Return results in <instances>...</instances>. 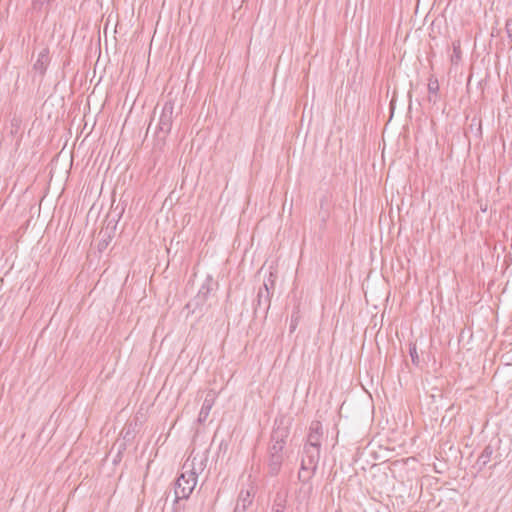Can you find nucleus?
<instances>
[{
    "mask_svg": "<svg viewBox=\"0 0 512 512\" xmlns=\"http://www.w3.org/2000/svg\"><path fill=\"white\" fill-rule=\"evenodd\" d=\"M320 446L304 445L298 478L303 483H307L316 473L319 459Z\"/></svg>",
    "mask_w": 512,
    "mask_h": 512,
    "instance_id": "1",
    "label": "nucleus"
},
{
    "mask_svg": "<svg viewBox=\"0 0 512 512\" xmlns=\"http://www.w3.org/2000/svg\"><path fill=\"white\" fill-rule=\"evenodd\" d=\"M197 484V474L193 470L185 471L175 481V499L177 503L180 499H187Z\"/></svg>",
    "mask_w": 512,
    "mask_h": 512,
    "instance_id": "2",
    "label": "nucleus"
},
{
    "mask_svg": "<svg viewBox=\"0 0 512 512\" xmlns=\"http://www.w3.org/2000/svg\"><path fill=\"white\" fill-rule=\"evenodd\" d=\"M173 113L174 103L172 101L165 102L155 129V134L159 141L165 142L167 135L171 132Z\"/></svg>",
    "mask_w": 512,
    "mask_h": 512,
    "instance_id": "3",
    "label": "nucleus"
},
{
    "mask_svg": "<svg viewBox=\"0 0 512 512\" xmlns=\"http://www.w3.org/2000/svg\"><path fill=\"white\" fill-rule=\"evenodd\" d=\"M218 284L214 282L212 276L208 275L201 285L197 295L186 305L187 308H192L195 311L201 308L207 301L209 295L214 290V287Z\"/></svg>",
    "mask_w": 512,
    "mask_h": 512,
    "instance_id": "4",
    "label": "nucleus"
},
{
    "mask_svg": "<svg viewBox=\"0 0 512 512\" xmlns=\"http://www.w3.org/2000/svg\"><path fill=\"white\" fill-rule=\"evenodd\" d=\"M271 297H272V292H270V288H267V282H265L259 288L258 293H257V298L254 303V316L255 317H257L259 314H262L263 317L266 318L267 313L270 309V305H271Z\"/></svg>",
    "mask_w": 512,
    "mask_h": 512,
    "instance_id": "5",
    "label": "nucleus"
},
{
    "mask_svg": "<svg viewBox=\"0 0 512 512\" xmlns=\"http://www.w3.org/2000/svg\"><path fill=\"white\" fill-rule=\"evenodd\" d=\"M290 424V419L285 416L277 417L271 432V442L286 444V439L290 434Z\"/></svg>",
    "mask_w": 512,
    "mask_h": 512,
    "instance_id": "6",
    "label": "nucleus"
},
{
    "mask_svg": "<svg viewBox=\"0 0 512 512\" xmlns=\"http://www.w3.org/2000/svg\"><path fill=\"white\" fill-rule=\"evenodd\" d=\"M118 219H111L108 221L107 226L104 230H101L99 236L101 239L98 242L97 248L99 252L106 250L110 242L112 241L117 226Z\"/></svg>",
    "mask_w": 512,
    "mask_h": 512,
    "instance_id": "7",
    "label": "nucleus"
},
{
    "mask_svg": "<svg viewBox=\"0 0 512 512\" xmlns=\"http://www.w3.org/2000/svg\"><path fill=\"white\" fill-rule=\"evenodd\" d=\"M50 51L48 47L43 48L39 54L38 57L33 64V69L40 74L41 77H43L47 71V68L50 64Z\"/></svg>",
    "mask_w": 512,
    "mask_h": 512,
    "instance_id": "8",
    "label": "nucleus"
},
{
    "mask_svg": "<svg viewBox=\"0 0 512 512\" xmlns=\"http://www.w3.org/2000/svg\"><path fill=\"white\" fill-rule=\"evenodd\" d=\"M322 424L319 421H313L309 428L306 445L320 446L322 437Z\"/></svg>",
    "mask_w": 512,
    "mask_h": 512,
    "instance_id": "9",
    "label": "nucleus"
},
{
    "mask_svg": "<svg viewBox=\"0 0 512 512\" xmlns=\"http://www.w3.org/2000/svg\"><path fill=\"white\" fill-rule=\"evenodd\" d=\"M253 502V494L249 490H241L233 512H246Z\"/></svg>",
    "mask_w": 512,
    "mask_h": 512,
    "instance_id": "10",
    "label": "nucleus"
},
{
    "mask_svg": "<svg viewBox=\"0 0 512 512\" xmlns=\"http://www.w3.org/2000/svg\"><path fill=\"white\" fill-rule=\"evenodd\" d=\"M370 483H371V489H372V492H371L372 499L381 503L382 498H383L382 494H383V487H384L382 477L373 473L371 476Z\"/></svg>",
    "mask_w": 512,
    "mask_h": 512,
    "instance_id": "11",
    "label": "nucleus"
},
{
    "mask_svg": "<svg viewBox=\"0 0 512 512\" xmlns=\"http://www.w3.org/2000/svg\"><path fill=\"white\" fill-rule=\"evenodd\" d=\"M494 454V448L491 444H488L482 451V453L479 455L475 467L477 468V471H482L484 467L490 462L492 459V456Z\"/></svg>",
    "mask_w": 512,
    "mask_h": 512,
    "instance_id": "12",
    "label": "nucleus"
},
{
    "mask_svg": "<svg viewBox=\"0 0 512 512\" xmlns=\"http://www.w3.org/2000/svg\"><path fill=\"white\" fill-rule=\"evenodd\" d=\"M284 455L269 454L268 458V473L271 476H276L281 470Z\"/></svg>",
    "mask_w": 512,
    "mask_h": 512,
    "instance_id": "13",
    "label": "nucleus"
},
{
    "mask_svg": "<svg viewBox=\"0 0 512 512\" xmlns=\"http://www.w3.org/2000/svg\"><path fill=\"white\" fill-rule=\"evenodd\" d=\"M287 504V494L277 492L273 501L271 512H284Z\"/></svg>",
    "mask_w": 512,
    "mask_h": 512,
    "instance_id": "14",
    "label": "nucleus"
},
{
    "mask_svg": "<svg viewBox=\"0 0 512 512\" xmlns=\"http://www.w3.org/2000/svg\"><path fill=\"white\" fill-rule=\"evenodd\" d=\"M212 408V402L209 399H205L198 415V423L202 424L208 418Z\"/></svg>",
    "mask_w": 512,
    "mask_h": 512,
    "instance_id": "15",
    "label": "nucleus"
},
{
    "mask_svg": "<svg viewBox=\"0 0 512 512\" xmlns=\"http://www.w3.org/2000/svg\"><path fill=\"white\" fill-rule=\"evenodd\" d=\"M22 117L16 113L10 119V134L12 136L17 135L21 130Z\"/></svg>",
    "mask_w": 512,
    "mask_h": 512,
    "instance_id": "16",
    "label": "nucleus"
},
{
    "mask_svg": "<svg viewBox=\"0 0 512 512\" xmlns=\"http://www.w3.org/2000/svg\"><path fill=\"white\" fill-rule=\"evenodd\" d=\"M453 53L451 55L452 64H458L462 59L461 43L456 40L452 43Z\"/></svg>",
    "mask_w": 512,
    "mask_h": 512,
    "instance_id": "17",
    "label": "nucleus"
},
{
    "mask_svg": "<svg viewBox=\"0 0 512 512\" xmlns=\"http://www.w3.org/2000/svg\"><path fill=\"white\" fill-rule=\"evenodd\" d=\"M428 92L430 95H434L435 97H437L438 95V92H439V82H438V79L434 76V75H431L429 77V80H428Z\"/></svg>",
    "mask_w": 512,
    "mask_h": 512,
    "instance_id": "18",
    "label": "nucleus"
},
{
    "mask_svg": "<svg viewBox=\"0 0 512 512\" xmlns=\"http://www.w3.org/2000/svg\"><path fill=\"white\" fill-rule=\"evenodd\" d=\"M284 447H285V444L271 442L269 449H268V454L283 455Z\"/></svg>",
    "mask_w": 512,
    "mask_h": 512,
    "instance_id": "19",
    "label": "nucleus"
},
{
    "mask_svg": "<svg viewBox=\"0 0 512 512\" xmlns=\"http://www.w3.org/2000/svg\"><path fill=\"white\" fill-rule=\"evenodd\" d=\"M298 322H299V312L298 310H294L291 314V320H290V326H289V330H290V333H293L297 326H298Z\"/></svg>",
    "mask_w": 512,
    "mask_h": 512,
    "instance_id": "20",
    "label": "nucleus"
},
{
    "mask_svg": "<svg viewBox=\"0 0 512 512\" xmlns=\"http://www.w3.org/2000/svg\"><path fill=\"white\" fill-rule=\"evenodd\" d=\"M275 281H276V275L273 272H270L267 280H265L263 282V283L267 282V288H270V292H272V293L274 292Z\"/></svg>",
    "mask_w": 512,
    "mask_h": 512,
    "instance_id": "21",
    "label": "nucleus"
},
{
    "mask_svg": "<svg viewBox=\"0 0 512 512\" xmlns=\"http://www.w3.org/2000/svg\"><path fill=\"white\" fill-rule=\"evenodd\" d=\"M409 351H410V356H411V360H412L413 364L418 365L419 357L417 354L416 345L415 344L410 345Z\"/></svg>",
    "mask_w": 512,
    "mask_h": 512,
    "instance_id": "22",
    "label": "nucleus"
},
{
    "mask_svg": "<svg viewBox=\"0 0 512 512\" xmlns=\"http://www.w3.org/2000/svg\"><path fill=\"white\" fill-rule=\"evenodd\" d=\"M505 30H506V33H507V37L511 43V47H512V19H507L506 20V23H505Z\"/></svg>",
    "mask_w": 512,
    "mask_h": 512,
    "instance_id": "23",
    "label": "nucleus"
},
{
    "mask_svg": "<svg viewBox=\"0 0 512 512\" xmlns=\"http://www.w3.org/2000/svg\"><path fill=\"white\" fill-rule=\"evenodd\" d=\"M126 448V445L125 444H121L120 445V448H119V451L117 453V455L115 456L114 460H113V463L114 464H117L121 461V458H122V453L123 451L125 450Z\"/></svg>",
    "mask_w": 512,
    "mask_h": 512,
    "instance_id": "24",
    "label": "nucleus"
},
{
    "mask_svg": "<svg viewBox=\"0 0 512 512\" xmlns=\"http://www.w3.org/2000/svg\"><path fill=\"white\" fill-rule=\"evenodd\" d=\"M52 0H33L34 8H41L45 4H49Z\"/></svg>",
    "mask_w": 512,
    "mask_h": 512,
    "instance_id": "25",
    "label": "nucleus"
},
{
    "mask_svg": "<svg viewBox=\"0 0 512 512\" xmlns=\"http://www.w3.org/2000/svg\"><path fill=\"white\" fill-rule=\"evenodd\" d=\"M382 339L383 338H382V335H381L380 329H379L375 336V341H376L378 349H380L379 343H380V340H382Z\"/></svg>",
    "mask_w": 512,
    "mask_h": 512,
    "instance_id": "26",
    "label": "nucleus"
},
{
    "mask_svg": "<svg viewBox=\"0 0 512 512\" xmlns=\"http://www.w3.org/2000/svg\"><path fill=\"white\" fill-rule=\"evenodd\" d=\"M394 103H395V101H394V99H392V100L390 101V104H389V108H390L391 116L393 115L394 108H395Z\"/></svg>",
    "mask_w": 512,
    "mask_h": 512,
    "instance_id": "27",
    "label": "nucleus"
},
{
    "mask_svg": "<svg viewBox=\"0 0 512 512\" xmlns=\"http://www.w3.org/2000/svg\"><path fill=\"white\" fill-rule=\"evenodd\" d=\"M309 474H311V471H302V479H307Z\"/></svg>",
    "mask_w": 512,
    "mask_h": 512,
    "instance_id": "28",
    "label": "nucleus"
},
{
    "mask_svg": "<svg viewBox=\"0 0 512 512\" xmlns=\"http://www.w3.org/2000/svg\"><path fill=\"white\" fill-rule=\"evenodd\" d=\"M371 469H372V470H375V471H380V470H381V467H380V465H379V464H375V465H373V466H372V468H371Z\"/></svg>",
    "mask_w": 512,
    "mask_h": 512,
    "instance_id": "29",
    "label": "nucleus"
},
{
    "mask_svg": "<svg viewBox=\"0 0 512 512\" xmlns=\"http://www.w3.org/2000/svg\"><path fill=\"white\" fill-rule=\"evenodd\" d=\"M380 317V322H381V325L383 324V321H384V311H382L379 315Z\"/></svg>",
    "mask_w": 512,
    "mask_h": 512,
    "instance_id": "30",
    "label": "nucleus"
},
{
    "mask_svg": "<svg viewBox=\"0 0 512 512\" xmlns=\"http://www.w3.org/2000/svg\"><path fill=\"white\" fill-rule=\"evenodd\" d=\"M380 156H381V160L384 161V147L381 150V155Z\"/></svg>",
    "mask_w": 512,
    "mask_h": 512,
    "instance_id": "31",
    "label": "nucleus"
},
{
    "mask_svg": "<svg viewBox=\"0 0 512 512\" xmlns=\"http://www.w3.org/2000/svg\"><path fill=\"white\" fill-rule=\"evenodd\" d=\"M381 138L384 140V128L381 130Z\"/></svg>",
    "mask_w": 512,
    "mask_h": 512,
    "instance_id": "32",
    "label": "nucleus"
},
{
    "mask_svg": "<svg viewBox=\"0 0 512 512\" xmlns=\"http://www.w3.org/2000/svg\"><path fill=\"white\" fill-rule=\"evenodd\" d=\"M391 121V117L387 119V121L385 122V125H388V122Z\"/></svg>",
    "mask_w": 512,
    "mask_h": 512,
    "instance_id": "33",
    "label": "nucleus"
},
{
    "mask_svg": "<svg viewBox=\"0 0 512 512\" xmlns=\"http://www.w3.org/2000/svg\"><path fill=\"white\" fill-rule=\"evenodd\" d=\"M391 121V117L387 119V121L385 122V125H388V122Z\"/></svg>",
    "mask_w": 512,
    "mask_h": 512,
    "instance_id": "34",
    "label": "nucleus"
},
{
    "mask_svg": "<svg viewBox=\"0 0 512 512\" xmlns=\"http://www.w3.org/2000/svg\"><path fill=\"white\" fill-rule=\"evenodd\" d=\"M391 121V117L387 119V121L385 122V125H388V122Z\"/></svg>",
    "mask_w": 512,
    "mask_h": 512,
    "instance_id": "35",
    "label": "nucleus"
},
{
    "mask_svg": "<svg viewBox=\"0 0 512 512\" xmlns=\"http://www.w3.org/2000/svg\"><path fill=\"white\" fill-rule=\"evenodd\" d=\"M129 435V432L126 433V435H124V439H126Z\"/></svg>",
    "mask_w": 512,
    "mask_h": 512,
    "instance_id": "36",
    "label": "nucleus"
}]
</instances>
